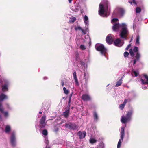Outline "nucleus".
<instances>
[{
	"mask_svg": "<svg viewBox=\"0 0 148 148\" xmlns=\"http://www.w3.org/2000/svg\"><path fill=\"white\" fill-rule=\"evenodd\" d=\"M84 76H85V73H84Z\"/></svg>",
	"mask_w": 148,
	"mask_h": 148,
	"instance_id": "nucleus-58",
	"label": "nucleus"
},
{
	"mask_svg": "<svg viewBox=\"0 0 148 148\" xmlns=\"http://www.w3.org/2000/svg\"><path fill=\"white\" fill-rule=\"evenodd\" d=\"M91 144H93L97 142V140L94 138H90L89 140Z\"/></svg>",
	"mask_w": 148,
	"mask_h": 148,
	"instance_id": "nucleus-27",
	"label": "nucleus"
},
{
	"mask_svg": "<svg viewBox=\"0 0 148 148\" xmlns=\"http://www.w3.org/2000/svg\"><path fill=\"white\" fill-rule=\"evenodd\" d=\"M71 102V101L69 100V101H68V105H67V109L68 108H69V110H70V103Z\"/></svg>",
	"mask_w": 148,
	"mask_h": 148,
	"instance_id": "nucleus-42",
	"label": "nucleus"
},
{
	"mask_svg": "<svg viewBox=\"0 0 148 148\" xmlns=\"http://www.w3.org/2000/svg\"><path fill=\"white\" fill-rule=\"evenodd\" d=\"M2 120V117L1 115L0 114V121H1Z\"/></svg>",
	"mask_w": 148,
	"mask_h": 148,
	"instance_id": "nucleus-49",
	"label": "nucleus"
},
{
	"mask_svg": "<svg viewBox=\"0 0 148 148\" xmlns=\"http://www.w3.org/2000/svg\"><path fill=\"white\" fill-rule=\"evenodd\" d=\"M132 73H133L135 75V77H137L138 75V73L136 71H134L132 72Z\"/></svg>",
	"mask_w": 148,
	"mask_h": 148,
	"instance_id": "nucleus-44",
	"label": "nucleus"
},
{
	"mask_svg": "<svg viewBox=\"0 0 148 148\" xmlns=\"http://www.w3.org/2000/svg\"><path fill=\"white\" fill-rule=\"evenodd\" d=\"M144 77L146 79V81H144L143 79H141L140 80L142 84L144 85L148 84V76L146 74L143 75Z\"/></svg>",
	"mask_w": 148,
	"mask_h": 148,
	"instance_id": "nucleus-12",
	"label": "nucleus"
},
{
	"mask_svg": "<svg viewBox=\"0 0 148 148\" xmlns=\"http://www.w3.org/2000/svg\"><path fill=\"white\" fill-rule=\"evenodd\" d=\"M118 20V18H114L112 19L111 20V22L112 23V22H117Z\"/></svg>",
	"mask_w": 148,
	"mask_h": 148,
	"instance_id": "nucleus-41",
	"label": "nucleus"
},
{
	"mask_svg": "<svg viewBox=\"0 0 148 148\" xmlns=\"http://www.w3.org/2000/svg\"><path fill=\"white\" fill-rule=\"evenodd\" d=\"M122 78H121L118 81L116 82V84L115 85V87H118L120 86L122 84Z\"/></svg>",
	"mask_w": 148,
	"mask_h": 148,
	"instance_id": "nucleus-21",
	"label": "nucleus"
},
{
	"mask_svg": "<svg viewBox=\"0 0 148 148\" xmlns=\"http://www.w3.org/2000/svg\"><path fill=\"white\" fill-rule=\"evenodd\" d=\"M7 96L5 95L2 93L0 95V101H2L4 99H7Z\"/></svg>",
	"mask_w": 148,
	"mask_h": 148,
	"instance_id": "nucleus-19",
	"label": "nucleus"
},
{
	"mask_svg": "<svg viewBox=\"0 0 148 148\" xmlns=\"http://www.w3.org/2000/svg\"><path fill=\"white\" fill-rule=\"evenodd\" d=\"M10 143L13 147L16 146V138L15 134L14 132H12L10 137Z\"/></svg>",
	"mask_w": 148,
	"mask_h": 148,
	"instance_id": "nucleus-6",
	"label": "nucleus"
},
{
	"mask_svg": "<svg viewBox=\"0 0 148 148\" xmlns=\"http://www.w3.org/2000/svg\"><path fill=\"white\" fill-rule=\"evenodd\" d=\"M93 116L94 119L95 120H97L98 119V116L96 112H93Z\"/></svg>",
	"mask_w": 148,
	"mask_h": 148,
	"instance_id": "nucleus-25",
	"label": "nucleus"
},
{
	"mask_svg": "<svg viewBox=\"0 0 148 148\" xmlns=\"http://www.w3.org/2000/svg\"><path fill=\"white\" fill-rule=\"evenodd\" d=\"M11 129L10 126L9 125L6 126L5 128V132L8 133L10 131Z\"/></svg>",
	"mask_w": 148,
	"mask_h": 148,
	"instance_id": "nucleus-23",
	"label": "nucleus"
},
{
	"mask_svg": "<svg viewBox=\"0 0 148 148\" xmlns=\"http://www.w3.org/2000/svg\"><path fill=\"white\" fill-rule=\"evenodd\" d=\"M99 14L101 15L103 14L105 12L104 6L102 4L99 5Z\"/></svg>",
	"mask_w": 148,
	"mask_h": 148,
	"instance_id": "nucleus-9",
	"label": "nucleus"
},
{
	"mask_svg": "<svg viewBox=\"0 0 148 148\" xmlns=\"http://www.w3.org/2000/svg\"><path fill=\"white\" fill-rule=\"evenodd\" d=\"M133 113V111L132 110L127 112L126 117L124 116H122L121 119V122L123 123H125L129 121L131 119Z\"/></svg>",
	"mask_w": 148,
	"mask_h": 148,
	"instance_id": "nucleus-2",
	"label": "nucleus"
},
{
	"mask_svg": "<svg viewBox=\"0 0 148 148\" xmlns=\"http://www.w3.org/2000/svg\"><path fill=\"white\" fill-rule=\"evenodd\" d=\"M64 82L63 80L62 81L61 84L62 86H64Z\"/></svg>",
	"mask_w": 148,
	"mask_h": 148,
	"instance_id": "nucleus-48",
	"label": "nucleus"
},
{
	"mask_svg": "<svg viewBox=\"0 0 148 148\" xmlns=\"http://www.w3.org/2000/svg\"><path fill=\"white\" fill-rule=\"evenodd\" d=\"M42 134L45 136H47L48 134V132L46 129H44L42 130Z\"/></svg>",
	"mask_w": 148,
	"mask_h": 148,
	"instance_id": "nucleus-28",
	"label": "nucleus"
},
{
	"mask_svg": "<svg viewBox=\"0 0 148 148\" xmlns=\"http://www.w3.org/2000/svg\"><path fill=\"white\" fill-rule=\"evenodd\" d=\"M108 3L107 2L106 3V4L105 5V10L106 11H107L108 9Z\"/></svg>",
	"mask_w": 148,
	"mask_h": 148,
	"instance_id": "nucleus-40",
	"label": "nucleus"
},
{
	"mask_svg": "<svg viewBox=\"0 0 148 148\" xmlns=\"http://www.w3.org/2000/svg\"><path fill=\"white\" fill-rule=\"evenodd\" d=\"M0 111L1 113L4 112V109L2 107V104L0 103Z\"/></svg>",
	"mask_w": 148,
	"mask_h": 148,
	"instance_id": "nucleus-34",
	"label": "nucleus"
},
{
	"mask_svg": "<svg viewBox=\"0 0 148 148\" xmlns=\"http://www.w3.org/2000/svg\"><path fill=\"white\" fill-rule=\"evenodd\" d=\"M130 101V99H124V102H123V104L125 105L127 103V101Z\"/></svg>",
	"mask_w": 148,
	"mask_h": 148,
	"instance_id": "nucleus-36",
	"label": "nucleus"
},
{
	"mask_svg": "<svg viewBox=\"0 0 148 148\" xmlns=\"http://www.w3.org/2000/svg\"><path fill=\"white\" fill-rule=\"evenodd\" d=\"M42 113V112L40 111V112H39V113L40 114H41Z\"/></svg>",
	"mask_w": 148,
	"mask_h": 148,
	"instance_id": "nucleus-52",
	"label": "nucleus"
},
{
	"mask_svg": "<svg viewBox=\"0 0 148 148\" xmlns=\"http://www.w3.org/2000/svg\"><path fill=\"white\" fill-rule=\"evenodd\" d=\"M140 57V53L138 52L136 53V55L135 57L136 59H134L133 60V64L134 65L136 63V61H138L139 60Z\"/></svg>",
	"mask_w": 148,
	"mask_h": 148,
	"instance_id": "nucleus-13",
	"label": "nucleus"
},
{
	"mask_svg": "<svg viewBox=\"0 0 148 148\" xmlns=\"http://www.w3.org/2000/svg\"><path fill=\"white\" fill-rule=\"evenodd\" d=\"M119 12L122 16L123 15L124 13V11L123 9L120 8L119 10Z\"/></svg>",
	"mask_w": 148,
	"mask_h": 148,
	"instance_id": "nucleus-26",
	"label": "nucleus"
},
{
	"mask_svg": "<svg viewBox=\"0 0 148 148\" xmlns=\"http://www.w3.org/2000/svg\"><path fill=\"white\" fill-rule=\"evenodd\" d=\"M8 86L7 84H5L2 86V90L3 92L8 91Z\"/></svg>",
	"mask_w": 148,
	"mask_h": 148,
	"instance_id": "nucleus-15",
	"label": "nucleus"
},
{
	"mask_svg": "<svg viewBox=\"0 0 148 148\" xmlns=\"http://www.w3.org/2000/svg\"><path fill=\"white\" fill-rule=\"evenodd\" d=\"M141 11V9L140 7H137L136 9V12L137 13H139Z\"/></svg>",
	"mask_w": 148,
	"mask_h": 148,
	"instance_id": "nucleus-30",
	"label": "nucleus"
},
{
	"mask_svg": "<svg viewBox=\"0 0 148 148\" xmlns=\"http://www.w3.org/2000/svg\"><path fill=\"white\" fill-rule=\"evenodd\" d=\"M133 50L132 49H130V50L129 52L131 56L132 57H133L134 56V53L133 52Z\"/></svg>",
	"mask_w": 148,
	"mask_h": 148,
	"instance_id": "nucleus-31",
	"label": "nucleus"
},
{
	"mask_svg": "<svg viewBox=\"0 0 148 148\" xmlns=\"http://www.w3.org/2000/svg\"><path fill=\"white\" fill-rule=\"evenodd\" d=\"M73 78L74 80L75 81V82L76 84L78 85H79V82L78 81V80L77 77L76 76V73L75 71L73 73Z\"/></svg>",
	"mask_w": 148,
	"mask_h": 148,
	"instance_id": "nucleus-16",
	"label": "nucleus"
},
{
	"mask_svg": "<svg viewBox=\"0 0 148 148\" xmlns=\"http://www.w3.org/2000/svg\"><path fill=\"white\" fill-rule=\"evenodd\" d=\"M146 88H147V87H144L143 89H146Z\"/></svg>",
	"mask_w": 148,
	"mask_h": 148,
	"instance_id": "nucleus-53",
	"label": "nucleus"
},
{
	"mask_svg": "<svg viewBox=\"0 0 148 148\" xmlns=\"http://www.w3.org/2000/svg\"><path fill=\"white\" fill-rule=\"evenodd\" d=\"M80 48L82 50H84L86 49V47L83 45H81L80 47Z\"/></svg>",
	"mask_w": 148,
	"mask_h": 148,
	"instance_id": "nucleus-37",
	"label": "nucleus"
},
{
	"mask_svg": "<svg viewBox=\"0 0 148 148\" xmlns=\"http://www.w3.org/2000/svg\"><path fill=\"white\" fill-rule=\"evenodd\" d=\"M114 38L111 36V34H109L106 37V41L109 44H112L114 40Z\"/></svg>",
	"mask_w": 148,
	"mask_h": 148,
	"instance_id": "nucleus-7",
	"label": "nucleus"
},
{
	"mask_svg": "<svg viewBox=\"0 0 148 148\" xmlns=\"http://www.w3.org/2000/svg\"><path fill=\"white\" fill-rule=\"evenodd\" d=\"M121 42V40L119 38L116 39L114 41V45L118 47H120L122 45H120V43Z\"/></svg>",
	"mask_w": 148,
	"mask_h": 148,
	"instance_id": "nucleus-14",
	"label": "nucleus"
},
{
	"mask_svg": "<svg viewBox=\"0 0 148 148\" xmlns=\"http://www.w3.org/2000/svg\"><path fill=\"white\" fill-rule=\"evenodd\" d=\"M3 113L4 114V115L5 116H6L8 114V113L7 112H3Z\"/></svg>",
	"mask_w": 148,
	"mask_h": 148,
	"instance_id": "nucleus-47",
	"label": "nucleus"
},
{
	"mask_svg": "<svg viewBox=\"0 0 148 148\" xmlns=\"http://www.w3.org/2000/svg\"><path fill=\"white\" fill-rule=\"evenodd\" d=\"M81 98L84 101H88L91 100L90 97L87 94H83Z\"/></svg>",
	"mask_w": 148,
	"mask_h": 148,
	"instance_id": "nucleus-8",
	"label": "nucleus"
},
{
	"mask_svg": "<svg viewBox=\"0 0 148 148\" xmlns=\"http://www.w3.org/2000/svg\"><path fill=\"white\" fill-rule=\"evenodd\" d=\"M46 116L45 115H43L40 119L39 122L40 124H43L45 123V121L46 120Z\"/></svg>",
	"mask_w": 148,
	"mask_h": 148,
	"instance_id": "nucleus-17",
	"label": "nucleus"
},
{
	"mask_svg": "<svg viewBox=\"0 0 148 148\" xmlns=\"http://www.w3.org/2000/svg\"><path fill=\"white\" fill-rule=\"evenodd\" d=\"M114 14V13H113V15Z\"/></svg>",
	"mask_w": 148,
	"mask_h": 148,
	"instance_id": "nucleus-59",
	"label": "nucleus"
},
{
	"mask_svg": "<svg viewBox=\"0 0 148 148\" xmlns=\"http://www.w3.org/2000/svg\"><path fill=\"white\" fill-rule=\"evenodd\" d=\"M72 93L69 96V100L71 101V97L72 96Z\"/></svg>",
	"mask_w": 148,
	"mask_h": 148,
	"instance_id": "nucleus-46",
	"label": "nucleus"
},
{
	"mask_svg": "<svg viewBox=\"0 0 148 148\" xmlns=\"http://www.w3.org/2000/svg\"><path fill=\"white\" fill-rule=\"evenodd\" d=\"M131 44H129L127 45V47L125 48V50H127L130 48V47H131Z\"/></svg>",
	"mask_w": 148,
	"mask_h": 148,
	"instance_id": "nucleus-45",
	"label": "nucleus"
},
{
	"mask_svg": "<svg viewBox=\"0 0 148 148\" xmlns=\"http://www.w3.org/2000/svg\"><path fill=\"white\" fill-rule=\"evenodd\" d=\"M65 127L70 130H74L78 127L74 123L69 122L68 123H66Z\"/></svg>",
	"mask_w": 148,
	"mask_h": 148,
	"instance_id": "nucleus-4",
	"label": "nucleus"
},
{
	"mask_svg": "<svg viewBox=\"0 0 148 148\" xmlns=\"http://www.w3.org/2000/svg\"><path fill=\"white\" fill-rule=\"evenodd\" d=\"M73 0H68V1H69V3H71V2Z\"/></svg>",
	"mask_w": 148,
	"mask_h": 148,
	"instance_id": "nucleus-51",
	"label": "nucleus"
},
{
	"mask_svg": "<svg viewBox=\"0 0 148 148\" xmlns=\"http://www.w3.org/2000/svg\"><path fill=\"white\" fill-rule=\"evenodd\" d=\"M96 49L97 51H100L101 54L102 55H105V53L106 52L107 49L102 44L97 46L96 47Z\"/></svg>",
	"mask_w": 148,
	"mask_h": 148,
	"instance_id": "nucleus-3",
	"label": "nucleus"
},
{
	"mask_svg": "<svg viewBox=\"0 0 148 148\" xmlns=\"http://www.w3.org/2000/svg\"><path fill=\"white\" fill-rule=\"evenodd\" d=\"M128 3H130L131 5H132V1H128Z\"/></svg>",
	"mask_w": 148,
	"mask_h": 148,
	"instance_id": "nucleus-50",
	"label": "nucleus"
},
{
	"mask_svg": "<svg viewBox=\"0 0 148 148\" xmlns=\"http://www.w3.org/2000/svg\"><path fill=\"white\" fill-rule=\"evenodd\" d=\"M70 112V110H69V108L67 109L66 111H65L63 113V115L64 116V117L66 118H68Z\"/></svg>",
	"mask_w": 148,
	"mask_h": 148,
	"instance_id": "nucleus-18",
	"label": "nucleus"
},
{
	"mask_svg": "<svg viewBox=\"0 0 148 148\" xmlns=\"http://www.w3.org/2000/svg\"><path fill=\"white\" fill-rule=\"evenodd\" d=\"M140 38V37L138 35L136 37V44H139V40Z\"/></svg>",
	"mask_w": 148,
	"mask_h": 148,
	"instance_id": "nucleus-29",
	"label": "nucleus"
},
{
	"mask_svg": "<svg viewBox=\"0 0 148 148\" xmlns=\"http://www.w3.org/2000/svg\"><path fill=\"white\" fill-rule=\"evenodd\" d=\"M133 51L135 52H138V47L135 46L133 49Z\"/></svg>",
	"mask_w": 148,
	"mask_h": 148,
	"instance_id": "nucleus-35",
	"label": "nucleus"
},
{
	"mask_svg": "<svg viewBox=\"0 0 148 148\" xmlns=\"http://www.w3.org/2000/svg\"><path fill=\"white\" fill-rule=\"evenodd\" d=\"M73 108H74L73 107V106H72V107H71V109H73Z\"/></svg>",
	"mask_w": 148,
	"mask_h": 148,
	"instance_id": "nucleus-54",
	"label": "nucleus"
},
{
	"mask_svg": "<svg viewBox=\"0 0 148 148\" xmlns=\"http://www.w3.org/2000/svg\"><path fill=\"white\" fill-rule=\"evenodd\" d=\"M47 148H51L50 147H48Z\"/></svg>",
	"mask_w": 148,
	"mask_h": 148,
	"instance_id": "nucleus-56",
	"label": "nucleus"
},
{
	"mask_svg": "<svg viewBox=\"0 0 148 148\" xmlns=\"http://www.w3.org/2000/svg\"><path fill=\"white\" fill-rule=\"evenodd\" d=\"M40 129H42V128H43L45 127L46 124H40Z\"/></svg>",
	"mask_w": 148,
	"mask_h": 148,
	"instance_id": "nucleus-38",
	"label": "nucleus"
},
{
	"mask_svg": "<svg viewBox=\"0 0 148 148\" xmlns=\"http://www.w3.org/2000/svg\"><path fill=\"white\" fill-rule=\"evenodd\" d=\"M90 43H91V41H90V43H89L90 44Z\"/></svg>",
	"mask_w": 148,
	"mask_h": 148,
	"instance_id": "nucleus-57",
	"label": "nucleus"
},
{
	"mask_svg": "<svg viewBox=\"0 0 148 148\" xmlns=\"http://www.w3.org/2000/svg\"><path fill=\"white\" fill-rule=\"evenodd\" d=\"M129 55V53L127 52H125L124 53V57H126L128 56Z\"/></svg>",
	"mask_w": 148,
	"mask_h": 148,
	"instance_id": "nucleus-43",
	"label": "nucleus"
},
{
	"mask_svg": "<svg viewBox=\"0 0 148 148\" xmlns=\"http://www.w3.org/2000/svg\"><path fill=\"white\" fill-rule=\"evenodd\" d=\"M78 56V53H77L76 54V57H77V56Z\"/></svg>",
	"mask_w": 148,
	"mask_h": 148,
	"instance_id": "nucleus-55",
	"label": "nucleus"
},
{
	"mask_svg": "<svg viewBox=\"0 0 148 148\" xmlns=\"http://www.w3.org/2000/svg\"><path fill=\"white\" fill-rule=\"evenodd\" d=\"M121 26V25H120L119 23H116L113 24L112 27V29L114 31H117L119 30L120 27Z\"/></svg>",
	"mask_w": 148,
	"mask_h": 148,
	"instance_id": "nucleus-10",
	"label": "nucleus"
},
{
	"mask_svg": "<svg viewBox=\"0 0 148 148\" xmlns=\"http://www.w3.org/2000/svg\"><path fill=\"white\" fill-rule=\"evenodd\" d=\"M120 134L121 138L118 143L117 148H120V147L121 141H123L124 136V128L123 127H122L121 128Z\"/></svg>",
	"mask_w": 148,
	"mask_h": 148,
	"instance_id": "nucleus-5",
	"label": "nucleus"
},
{
	"mask_svg": "<svg viewBox=\"0 0 148 148\" xmlns=\"http://www.w3.org/2000/svg\"><path fill=\"white\" fill-rule=\"evenodd\" d=\"M121 27H122L121 30L120 34V36L121 38H125L128 34V32L126 27V24L122 23Z\"/></svg>",
	"mask_w": 148,
	"mask_h": 148,
	"instance_id": "nucleus-1",
	"label": "nucleus"
},
{
	"mask_svg": "<svg viewBox=\"0 0 148 148\" xmlns=\"http://www.w3.org/2000/svg\"><path fill=\"white\" fill-rule=\"evenodd\" d=\"M64 93L66 94H67L69 92L68 90L66 89L65 87H64L63 88Z\"/></svg>",
	"mask_w": 148,
	"mask_h": 148,
	"instance_id": "nucleus-32",
	"label": "nucleus"
},
{
	"mask_svg": "<svg viewBox=\"0 0 148 148\" xmlns=\"http://www.w3.org/2000/svg\"><path fill=\"white\" fill-rule=\"evenodd\" d=\"M77 134L79 136V138L81 139L85 137L86 135V133L85 131L82 132L79 131L77 133Z\"/></svg>",
	"mask_w": 148,
	"mask_h": 148,
	"instance_id": "nucleus-11",
	"label": "nucleus"
},
{
	"mask_svg": "<svg viewBox=\"0 0 148 148\" xmlns=\"http://www.w3.org/2000/svg\"><path fill=\"white\" fill-rule=\"evenodd\" d=\"M84 21L85 23L86 24H88V18L86 15H85L84 18Z\"/></svg>",
	"mask_w": 148,
	"mask_h": 148,
	"instance_id": "nucleus-22",
	"label": "nucleus"
},
{
	"mask_svg": "<svg viewBox=\"0 0 148 148\" xmlns=\"http://www.w3.org/2000/svg\"><path fill=\"white\" fill-rule=\"evenodd\" d=\"M125 105L124 104H121L119 105V108L121 110H122L124 108Z\"/></svg>",
	"mask_w": 148,
	"mask_h": 148,
	"instance_id": "nucleus-39",
	"label": "nucleus"
},
{
	"mask_svg": "<svg viewBox=\"0 0 148 148\" xmlns=\"http://www.w3.org/2000/svg\"><path fill=\"white\" fill-rule=\"evenodd\" d=\"M75 30H81L82 33H83L84 34H86V33L85 32L84 29H82L80 26H77L76 27H75Z\"/></svg>",
	"mask_w": 148,
	"mask_h": 148,
	"instance_id": "nucleus-20",
	"label": "nucleus"
},
{
	"mask_svg": "<svg viewBox=\"0 0 148 148\" xmlns=\"http://www.w3.org/2000/svg\"><path fill=\"white\" fill-rule=\"evenodd\" d=\"M99 146V148H104V144L103 143H100Z\"/></svg>",
	"mask_w": 148,
	"mask_h": 148,
	"instance_id": "nucleus-33",
	"label": "nucleus"
},
{
	"mask_svg": "<svg viewBox=\"0 0 148 148\" xmlns=\"http://www.w3.org/2000/svg\"><path fill=\"white\" fill-rule=\"evenodd\" d=\"M76 20V18L75 17H73L72 18H70L69 22L70 23H73Z\"/></svg>",
	"mask_w": 148,
	"mask_h": 148,
	"instance_id": "nucleus-24",
	"label": "nucleus"
}]
</instances>
